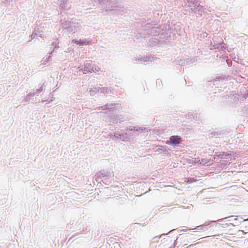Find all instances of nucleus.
Wrapping results in <instances>:
<instances>
[{"mask_svg":"<svg viewBox=\"0 0 248 248\" xmlns=\"http://www.w3.org/2000/svg\"><path fill=\"white\" fill-rule=\"evenodd\" d=\"M182 141L181 138L179 136H172L170 138V141H167L168 144H171L173 145L179 144Z\"/></svg>","mask_w":248,"mask_h":248,"instance_id":"f257e3e1","label":"nucleus"},{"mask_svg":"<svg viewBox=\"0 0 248 248\" xmlns=\"http://www.w3.org/2000/svg\"><path fill=\"white\" fill-rule=\"evenodd\" d=\"M72 42L75 43H76L77 44H79L81 45H83L84 44V43L83 42L80 43V42H79L78 41L75 40H72Z\"/></svg>","mask_w":248,"mask_h":248,"instance_id":"f03ea898","label":"nucleus"},{"mask_svg":"<svg viewBox=\"0 0 248 248\" xmlns=\"http://www.w3.org/2000/svg\"><path fill=\"white\" fill-rule=\"evenodd\" d=\"M195 181H196V180L194 178H190L187 181V182L188 183H193V182H194Z\"/></svg>","mask_w":248,"mask_h":248,"instance_id":"7ed1b4c3","label":"nucleus"},{"mask_svg":"<svg viewBox=\"0 0 248 248\" xmlns=\"http://www.w3.org/2000/svg\"><path fill=\"white\" fill-rule=\"evenodd\" d=\"M92 70L93 71V72H96L97 71H99V68L97 67V68H96V66H95L94 67V70L93 69V67L92 68Z\"/></svg>","mask_w":248,"mask_h":248,"instance_id":"20e7f679","label":"nucleus"},{"mask_svg":"<svg viewBox=\"0 0 248 248\" xmlns=\"http://www.w3.org/2000/svg\"><path fill=\"white\" fill-rule=\"evenodd\" d=\"M101 109H102V110H104L106 108L105 107H101Z\"/></svg>","mask_w":248,"mask_h":248,"instance_id":"39448f33","label":"nucleus"}]
</instances>
